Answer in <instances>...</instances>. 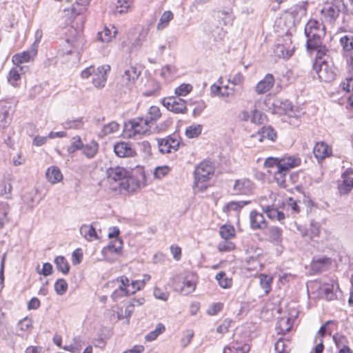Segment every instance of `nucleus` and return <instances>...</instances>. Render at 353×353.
Listing matches in <instances>:
<instances>
[{
	"label": "nucleus",
	"instance_id": "69168bd1",
	"mask_svg": "<svg viewBox=\"0 0 353 353\" xmlns=\"http://www.w3.org/2000/svg\"><path fill=\"white\" fill-rule=\"evenodd\" d=\"M64 125L65 128L79 129L82 127L83 122L81 119H78L65 122Z\"/></svg>",
	"mask_w": 353,
	"mask_h": 353
},
{
	"label": "nucleus",
	"instance_id": "603ef678",
	"mask_svg": "<svg viewBox=\"0 0 353 353\" xmlns=\"http://www.w3.org/2000/svg\"><path fill=\"white\" fill-rule=\"evenodd\" d=\"M192 89V86L190 84L183 83L178 86L174 91L176 97H185L189 94Z\"/></svg>",
	"mask_w": 353,
	"mask_h": 353
},
{
	"label": "nucleus",
	"instance_id": "aec40b11",
	"mask_svg": "<svg viewBox=\"0 0 353 353\" xmlns=\"http://www.w3.org/2000/svg\"><path fill=\"white\" fill-rule=\"evenodd\" d=\"M114 151L119 157H126L132 155L134 151L128 143L120 142L114 145Z\"/></svg>",
	"mask_w": 353,
	"mask_h": 353
},
{
	"label": "nucleus",
	"instance_id": "79ce46f5",
	"mask_svg": "<svg viewBox=\"0 0 353 353\" xmlns=\"http://www.w3.org/2000/svg\"><path fill=\"white\" fill-rule=\"evenodd\" d=\"M123 245V241L119 238H116L107 246V249L112 253L118 254L121 252Z\"/></svg>",
	"mask_w": 353,
	"mask_h": 353
},
{
	"label": "nucleus",
	"instance_id": "13d9d810",
	"mask_svg": "<svg viewBox=\"0 0 353 353\" xmlns=\"http://www.w3.org/2000/svg\"><path fill=\"white\" fill-rule=\"evenodd\" d=\"M332 339L337 348L347 346V339L344 335L336 333L333 335Z\"/></svg>",
	"mask_w": 353,
	"mask_h": 353
},
{
	"label": "nucleus",
	"instance_id": "052dcab7",
	"mask_svg": "<svg viewBox=\"0 0 353 353\" xmlns=\"http://www.w3.org/2000/svg\"><path fill=\"white\" fill-rule=\"evenodd\" d=\"M334 321H327L323 325H322L319 332H318V334L320 335V337L321 339H322L325 334H328L330 335H331L332 334V330L331 328L330 327V325L331 324H334Z\"/></svg>",
	"mask_w": 353,
	"mask_h": 353
},
{
	"label": "nucleus",
	"instance_id": "de8ad7c7",
	"mask_svg": "<svg viewBox=\"0 0 353 353\" xmlns=\"http://www.w3.org/2000/svg\"><path fill=\"white\" fill-rule=\"evenodd\" d=\"M338 188L341 194H348L353 188V179H343V182L339 184Z\"/></svg>",
	"mask_w": 353,
	"mask_h": 353
},
{
	"label": "nucleus",
	"instance_id": "412c9836",
	"mask_svg": "<svg viewBox=\"0 0 353 353\" xmlns=\"http://www.w3.org/2000/svg\"><path fill=\"white\" fill-rule=\"evenodd\" d=\"M82 153L88 159H92L95 157L99 150V143L92 140L88 143L84 145L81 148Z\"/></svg>",
	"mask_w": 353,
	"mask_h": 353
},
{
	"label": "nucleus",
	"instance_id": "774afa93",
	"mask_svg": "<svg viewBox=\"0 0 353 353\" xmlns=\"http://www.w3.org/2000/svg\"><path fill=\"white\" fill-rule=\"evenodd\" d=\"M154 296L156 299L162 300V301H166L168 297V294L163 292L162 290H161L159 288H155L154 289Z\"/></svg>",
	"mask_w": 353,
	"mask_h": 353
},
{
	"label": "nucleus",
	"instance_id": "338daca9",
	"mask_svg": "<svg viewBox=\"0 0 353 353\" xmlns=\"http://www.w3.org/2000/svg\"><path fill=\"white\" fill-rule=\"evenodd\" d=\"M37 272L39 274H42L45 276L50 275L52 273V265L50 263H45L43 265V268L41 270H38Z\"/></svg>",
	"mask_w": 353,
	"mask_h": 353
},
{
	"label": "nucleus",
	"instance_id": "bb28decb",
	"mask_svg": "<svg viewBox=\"0 0 353 353\" xmlns=\"http://www.w3.org/2000/svg\"><path fill=\"white\" fill-rule=\"evenodd\" d=\"M54 263L57 269L63 274H68L70 265L66 259L63 256H58L54 259Z\"/></svg>",
	"mask_w": 353,
	"mask_h": 353
},
{
	"label": "nucleus",
	"instance_id": "a19ab883",
	"mask_svg": "<svg viewBox=\"0 0 353 353\" xmlns=\"http://www.w3.org/2000/svg\"><path fill=\"white\" fill-rule=\"evenodd\" d=\"M290 341L280 338L274 345V350L276 353H288V347Z\"/></svg>",
	"mask_w": 353,
	"mask_h": 353
},
{
	"label": "nucleus",
	"instance_id": "8fccbe9b",
	"mask_svg": "<svg viewBox=\"0 0 353 353\" xmlns=\"http://www.w3.org/2000/svg\"><path fill=\"white\" fill-rule=\"evenodd\" d=\"M129 295V291L123 286H119L111 294L114 301H118L120 299Z\"/></svg>",
	"mask_w": 353,
	"mask_h": 353
},
{
	"label": "nucleus",
	"instance_id": "e2e57ef3",
	"mask_svg": "<svg viewBox=\"0 0 353 353\" xmlns=\"http://www.w3.org/2000/svg\"><path fill=\"white\" fill-rule=\"evenodd\" d=\"M165 139L169 141L170 147L172 148V151H176L179 146V140L178 139V136L174 134L168 136Z\"/></svg>",
	"mask_w": 353,
	"mask_h": 353
},
{
	"label": "nucleus",
	"instance_id": "7ed1b4c3",
	"mask_svg": "<svg viewBox=\"0 0 353 353\" xmlns=\"http://www.w3.org/2000/svg\"><path fill=\"white\" fill-rule=\"evenodd\" d=\"M151 125L144 117H136L124 123V132L128 138L147 136L152 133Z\"/></svg>",
	"mask_w": 353,
	"mask_h": 353
},
{
	"label": "nucleus",
	"instance_id": "473e14b6",
	"mask_svg": "<svg viewBox=\"0 0 353 353\" xmlns=\"http://www.w3.org/2000/svg\"><path fill=\"white\" fill-rule=\"evenodd\" d=\"M216 279L222 288H230L232 285V279L226 276L225 272H220L216 275Z\"/></svg>",
	"mask_w": 353,
	"mask_h": 353
},
{
	"label": "nucleus",
	"instance_id": "a878e982",
	"mask_svg": "<svg viewBox=\"0 0 353 353\" xmlns=\"http://www.w3.org/2000/svg\"><path fill=\"white\" fill-rule=\"evenodd\" d=\"M10 208L6 203H0V228L10 221L9 213Z\"/></svg>",
	"mask_w": 353,
	"mask_h": 353
},
{
	"label": "nucleus",
	"instance_id": "2f4dec72",
	"mask_svg": "<svg viewBox=\"0 0 353 353\" xmlns=\"http://www.w3.org/2000/svg\"><path fill=\"white\" fill-rule=\"evenodd\" d=\"M32 327V320L28 317L23 319L19 321L17 323L18 330L21 332H18L17 334L21 336H24V333L30 330V329Z\"/></svg>",
	"mask_w": 353,
	"mask_h": 353
},
{
	"label": "nucleus",
	"instance_id": "49530a36",
	"mask_svg": "<svg viewBox=\"0 0 353 353\" xmlns=\"http://www.w3.org/2000/svg\"><path fill=\"white\" fill-rule=\"evenodd\" d=\"M82 147L83 142L81 139V137L79 136H76L72 138V142L68 147L67 151L68 152V153L72 154L79 150H81Z\"/></svg>",
	"mask_w": 353,
	"mask_h": 353
},
{
	"label": "nucleus",
	"instance_id": "f704fd0d",
	"mask_svg": "<svg viewBox=\"0 0 353 353\" xmlns=\"http://www.w3.org/2000/svg\"><path fill=\"white\" fill-rule=\"evenodd\" d=\"M161 116L160 109L157 106H151L148 111V115L145 118L151 125L156 122Z\"/></svg>",
	"mask_w": 353,
	"mask_h": 353
},
{
	"label": "nucleus",
	"instance_id": "9d476101",
	"mask_svg": "<svg viewBox=\"0 0 353 353\" xmlns=\"http://www.w3.org/2000/svg\"><path fill=\"white\" fill-rule=\"evenodd\" d=\"M37 54V44L32 43L30 48L21 53H18L12 57V62L15 65L26 63L33 59Z\"/></svg>",
	"mask_w": 353,
	"mask_h": 353
},
{
	"label": "nucleus",
	"instance_id": "5701e85b",
	"mask_svg": "<svg viewBox=\"0 0 353 353\" xmlns=\"http://www.w3.org/2000/svg\"><path fill=\"white\" fill-rule=\"evenodd\" d=\"M46 174L48 181L53 184L59 182L63 179L62 173L59 168L56 166L49 168Z\"/></svg>",
	"mask_w": 353,
	"mask_h": 353
},
{
	"label": "nucleus",
	"instance_id": "58836bf2",
	"mask_svg": "<svg viewBox=\"0 0 353 353\" xmlns=\"http://www.w3.org/2000/svg\"><path fill=\"white\" fill-rule=\"evenodd\" d=\"M235 231L233 226L223 225L219 229V234L224 239H230L234 236Z\"/></svg>",
	"mask_w": 353,
	"mask_h": 353
},
{
	"label": "nucleus",
	"instance_id": "c9c22d12",
	"mask_svg": "<svg viewBox=\"0 0 353 353\" xmlns=\"http://www.w3.org/2000/svg\"><path fill=\"white\" fill-rule=\"evenodd\" d=\"M173 19V13L171 11H165L161 15L157 26L158 30H163L168 26L169 22Z\"/></svg>",
	"mask_w": 353,
	"mask_h": 353
},
{
	"label": "nucleus",
	"instance_id": "f8f14e48",
	"mask_svg": "<svg viewBox=\"0 0 353 353\" xmlns=\"http://www.w3.org/2000/svg\"><path fill=\"white\" fill-rule=\"evenodd\" d=\"M267 240L275 245H279L283 241V230L277 226H270L264 232Z\"/></svg>",
	"mask_w": 353,
	"mask_h": 353
},
{
	"label": "nucleus",
	"instance_id": "a211bd4d",
	"mask_svg": "<svg viewBox=\"0 0 353 353\" xmlns=\"http://www.w3.org/2000/svg\"><path fill=\"white\" fill-rule=\"evenodd\" d=\"M301 160L299 157L296 156H285L281 158L280 167L283 168L287 172L290 169L299 166L301 164Z\"/></svg>",
	"mask_w": 353,
	"mask_h": 353
},
{
	"label": "nucleus",
	"instance_id": "c756f323",
	"mask_svg": "<svg viewBox=\"0 0 353 353\" xmlns=\"http://www.w3.org/2000/svg\"><path fill=\"white\" fill-rule=\"evenodd\" d=\"M259 134L261 135L262 141L263 139H268L272 141H274L276 139V132L274 128L271 126H263L259 130Z\"/></svg>",
	"mask_w": 353,
	"mask_h": 353
},
{
	"label": "nucleus",
	"instance_id": "ea45409f",
	"mask_svg": "<svg viewBox=\"0 0 353 353\" xmlns=\"http://www.w3.org/2000/svg\"><path fill=\"white\" fill-rule=\"evenodd\" d=\"M177 72V68L173 65H165L161 71V75L165 79L172 78Z\"/></svg>",
	"mask_w": 353,
	"mask_h": 353
},
{
	"label": "nucleus",
	"instance_id": "4468645a",
	"mask_svg": "<svg viewBox=\"0 0 353 353\" xmlns=\"http://www.w3.org/2000/svg\"><path fill=\"white\" fill-rule=\"evenodd\" d=\"M250 227L253 230H263L267 227V222L263 214L252 210L250 213Z\"/></svg>",
	"mask_w": 353,
	"mask_h": 353
},
{
	"label": "nucleus",
	"instance_id": "4c0bfd02",
	"mask_svg": "<svg viewBox=\"0 0 353 353\" xmlns=\"http://www.w3.org/2000/svg\"><path fill=\"white\" fill-rule=\"evenodd\" d=\"M203 127L201 124H194L186 128L185 135L190 139L199 137L202 132Z\"/></svg>",
	"mask_w": 353,
	"mask_h": 353
},
{
	"label": "nucleus",
	"instance_id": "2eb2a0df",
	"mask_svg": "<svg viewBox=\"0 0 353 353\" xmlns=\"http://www.w3.org/2000/svg\"><path fill=\"white\" fill-rule=\"evenodd\" d=\"M306 50L310 53H312L314 51L316 52L314 64H319L321 63V62L327 61L326 57H330L328 54L330 50L325 45L323 44V43H321V44L318 45L317 47L310 48Z\"/></svg>",
	"mask_w": 353,
	"mask_h": 353
},
{
	"label": "nucleus",
	"instance_id": "e433bc0d",
	"mask_svg": "<svg viewBox=\"0 0 353 353\" xmlns=\"http://www.w3.org/2000/svg\"><path fill=\"white\" fill-rule=\"evenodd\" d=\"M266 115L257 109H254L251 112L250 121L254 124H263L266 121Z\"/></svg>",
	"mask_w": 353,
	"mask_h": 353
},
{
	"label": "nucleus",
	"instance_id": "39448f33",
	"mask_svg": "<svg viewBox=\"0 0 353 353\" xmlns=\"http://www.w3.org/2000/svg\"><path fill=\"white\" fill-rule=\"evenodd\" d=\"M347 8L343 0H334L324 6L321 13L327 22L332 23L341 12H345Z\"/></svg>",
	"mask_w": 353,
	"mask_h": 353
},
{
	"label": "nucleus",
	"instance_id": "72a5a7b5",
	"mask_svg": "<svg viewBox=\"0 0 353 353\" xmlns=\"http://www.w3.org/2000/svg\"><path fill=\"white\" fill-rule=\"evenodd\" d=\"M148 34V30L147 28H142L137 37L132 42V48L135 49L141 48L143 42L145 41Z\"/></svg>",
	"mask_w": 353,
	"mask_h": 353
},
{
	"label": "nucleus",
	"instance_id": "c85d7f7f",
	"mask_svg": "<svg viewBox=\"0 0 353 353\" xmlns=\"http://www.w3.org/2000/svg\"><path fill=\"white\" fill-rule=\"evenodd\" d=\"M274 54L283 59H289L293 54V49H287L283 44L278 43L274 49Z\"/></svg>",
	"mask_w": 353,
	"mask_h": 353
},
{
	"label": "nucleus",
	"instance_id": "0eeeda50",
	"mask_svg": "<svg viewBox=\"0 0 353 353\" xmlns=\"http://www.w3.org/2000/svg\"><path fill=\"white\" fill-rule=\"evenodd\" d=\"M214 169L210 162H201L194 171V188H199V183L206 182L212 174Z\"/></svg>",
	"mask_w": 353,
	"mask_h": 353
},
{
	"label": "nucleus",
	"instance_id": "864d4df0",
	"mask_svg": "<svg viewBox=\"0 0 353 353\" xmlns=\"http://www.w3.org/2000/svg\"><path fill=\"white\" fill-rule=\"evenodd\" d=\"M159 150L161 153H170L172 149L170 147L169 141L165 139H157Z\"/></svg>",
	"mask_w": 353,
	"mask_h": 353
},
{
	"label": "nucleus",
	"instance_id": "3c124183",
	"mask_svg": "<svg viewBox=\"0 0 353 353\" xmlns=\"http://www.w3.org/2000/svg\"><path fill=\"white\" fill-rule=\"evenodd\" d=\"M272 283V278L268 275L261 274L260 284L261 288L265 290L266 294L269 293L271 289V283Z\"/></svg>",
	"mask_w": 353,
	"mask_h": 353
},
{
	"label": "nucleus",
	"instance_id": "1a4fd4ad",
	"mask_svg": "<svg viewBox=\"0 0 353 353\" xmlns=\"http://www.w3.org/2000/svg\"><path fill=\"white\" fill-rule=\"evenodd\" d=\"M110 70V67L108 65L99 66L95 69L92 74V83L96 88L104 87L107 81V73Z\"/></svg>",
	"mask_w": 353,
	"mask_h": 353
},
{
	"label": "nucleus",
	"instance_id": "f3484780",
	"mask_svg": "<svg viewBox=\"0 0 353 353\" xmlns=\"http://www.w3.org/2000/svg\"><path fill=\"white\" fill-rule=\"evenodd\" d=\"M196 276L193 274L185 276L180 288L181 293L183 295H188L193 292L196 288Z\"/></svg>",
	"mask_w": 353,
	"mask_h": 353
},
{
	"label": "nucleus",
	"instance_id": "9b49d317",
	"mask_svg": "<svg viewBox=\"0 0 353 353\" xmlns=\"http://www.w3.org/2000/svg\"><path fill=\"white\" fill-rule=\"evenodd\" d=\"M140 71H138L134 66H129L124 69L121 76V84L125 86H130L134 83L140 75Z\"/></svg>",
	"mask_w": 353,
	"mask_h": 353
},
{
	"label": "nucleus",
	"instance_id": "37998d69",
	"mask_svg": "<svg viewBox=\"0 0 353 353\" xmlns=\"http://www.w3.org/2000/svg\"><path fill=\"white\" fill-rule=\"evenodd\" d=\"M119 126V125L117 122L112 121L103 127L100 132V135L103 137L109 134L114 133L118 130Z\"/></svg>",
	"mask_w": 353,
	"mask_h": 353
},
{
	"label": "nucleus",
	"instance_id": "c03bdc74",
	"mask_svg": "<svg viewBox=\"0 0 353 353\" xmlns=\"http://www.w3.org/2000/svg\"><path fill=\"white\" fill-rule=\"evenodd\" d=\"M132 3L133 0H117L116 6L117 11L120 14L127 12Z\"/></svg>",
	"mask_w": 353,
	"mask_h": 353
},
{
	"label": "nucleus",
	"instance_id": "f257e3e1",
	"mask_svg": "<svg viewBox=\"0 0 353 353\" xmlns=\"http://www.w3.org/2000/svg\"><path fill=\"white\" fill-rule=\"evenodd\" d=\"M90 0H76V4L80 8L72 6L64 10L65 16L69 21L70 26L65 28V41L72 46L76 47L77 39L82 31L83 17L81 15Z\"/></svg>",
	"mask_w": 353,
	"mask_h": 353
},
{
	"label": "nucleus",
	"instance_id": "f03ea898",
	"mask_svg": "<svg viewBox=\"0 0 353 353\" xmlns=\"http://www.w3.org/2000/svg\"><path fill=\"white\" fill-rule=\"evenodd\" d=\"M304 34L307 38L306 49L317 47L322 43L325 32L322 24L316 20L311 19L305 26Z\"/></svg>",
	"mask_w": 353,
	"mask_h": 353
},
{
	"label": "nucleus",
	"instance_id": "7c9ffc66",
	"mask_svg": "<svg viewBox=\"0 0 353 353\" xmlns=\"http://www.w3.org/2000/svg\"><path fill=\"white\" fill-rule=\"evenodd\" d=\"M288 173L286 170L283 169V168L279 167L274 172V178L277 184L281 188H286V175Z\"/></svg>",
	"mask_w": 353,
	"mask_h": 353
},
{
	"label": "nucleus",
	"instance_id": "cd10ccee",
	"mask_svg": "<svg viewBox=\"0 0 353 353\" xmlns=\"http://www.w3.org/2000/svg\"><path fill=\"white\" fill-rule=\"evenodd\" d=\"M250 203V201H230L223 208V211L225 212L230 211H240L244 206Z\"/></svg>",
	"mask_w": 353,
	"mask_h": 353
},
{
	"label": "nucleus",
	"instance_id": "dca6fc26",
	"mask_svg": "<svg viewBox=\"0 0 353 353\" xmlns=\"http://www.w3.org/2000/svg\"><path fill=\"white\" fill-rule=\"evenodd\" d=\"M274 84V77L271 74H267L263 79L256 85V92L258 94H264L269 91Z\"/></svg>",
	"mask_w": 353,
	"mask_h": 353
},
{
	"label": "nucleus",
	"instance_id": "5fc2aeb1",
	"mask_svg": "<svg viewBox=\"0 0 353 353\" xmlns=\"http://www.w3.org/2000/svg\"><path fill=\"white\" fill-rule=\"evenodd\" d=\"M340 43L345 51L353 50V37L345 35L340 39Z\"/></svg>",
	"mask_w": 353,
	"mask_h": 353
},
{
	"label": "nucleus",
	"instance_id": "09e8293b",
	"mask_svg": "<svg viewBox=\"0 0 353 353\" xmlns=\"http://www.w3.org/2000/svg\"><path fill=\"white\" fill-rule=\"evenodd\" d=\"M112 30L107 27L97 33V39L103 43H108L112 38Z\"/></svg>",
	"mask_w": 353,
	"mask_h": 353
},
{
	"label": "nucleus",
	"instance_id": "a18cd8bd",
	"mask_svg": "<svg viewBox=\"0 0 353 353\" xmlns=\"http://www.w3.org/2000/svg\"><path fill=\"white\" fill-rule=\"evenodd\" d=\"M68 288V285L63 279H57L54 283V290L59 295L64 294L66 292Z\"/></svg>",
	"mask_w": 353,
	"mask_h": 353
},
{
	"label": "nucleus",
	"instance_id": "ddd939ff",
	"mask_svg": "<svg viewBox=\"0 0 353 353\" xmlns=\"http://www.w3.org/2000/svg\"><path fill=\"white\" fill-rule=\"evenodd\" d=\"M128 172L121 167L110 168L107 170V176L110 181H120L125 180L126 182H129L128 179Z\"/></svg>",
	"mask_w": 353,
	"mask_h": 353
},
{
	"label": "nucleus",
	"instance_id": "6ab92c4d",
	"mask_svg": "<svg viewBox=\"0 0 353 353\" xmlns=\"http://www.w3.org/2000/svg\"><path fill=\"white\" fill-rule=\"evenodd\" d=\"M263 211L270 219L276 220L280 223H283V221L285 217V214L276 208L273 205H266L263 208Z\"/></svg>",
	"mask_w": 353,
	"mask_h": 353
},
{
	"label": "nucleus",
	"instance_id": "bf43d9fd",
	"mask_svg": "<svg viewBox=\"0 0 353 353\" xmlns=\"http://www.w3.org/2000/svg\"><path fill=\"white\" fill-rule=\"evenodd\" d=\"M193 336L194 332L192 330H188L185 331L181 339V346L183 347H187L190 343Z\"/></svg>",
	"mask_w": 353,
	"mask_h": 353
},
{
	"label": "nucleus",
	"instance_id": "4d7b16f0",
	"mask_svg": "<svg viewBox=\"0 0 353 353\" xmlns=\"http://www.w3.org/2000/svg\"><path fill=\"white\" fill-rule=\"evenodd\" d=\"M144 286V281H132L130 284V288H127L129 291V295L134 294L137 291L141 290Z\"/></svg>",
	"mask_w": 353,
	"mask_h": 353
},
{
	"label": "nucleus",
	"instance_id": "0e129e2a",
	"mask_svg": "<svg viewBox=\"0 0 353 353\" xmlns=\"http://www.w3.org/2000/svg\"><path fill=\"white\" fill-rule=\"evenodd\" d=\"M281 105H282V108L285 114H288L290 117H294L293 105L290 101L285 100L281 102Z\"/></svg>",
	"mask_w": 353,
	"mask_h": 353
},
{
	"label": "nucleus",
	"instance_id": "6e6552de",
	"mask_svg": "<svg viewBox=\"0 0 353 353\" xmlns=\"http://www.w3.org/2000/svg\"><path fill=\"white\" fill-rule=\"evenodd\" d=\"M232 194L235 196H249L253 194L254 183L248 179H236L232 186Z\"/></svg>",
	"mask_w": 353,
	"mask_h": 353
},
{
	"label": "nucleus",
	"instance_id": "b1692460",
	"mask_svg": "<svg viewBox=\"0 0 353 353\" xmlns=\"http://www.w3.org/2000/svg\"><path fill=\"white\" fill-rule=\"evenodd\" d=\"M249 350L250 346L248 344L241 345L238 343L232 342L224 347L223 353H246Z\"/></svg>",
	"mask_w": 353,
	"mask_h": 353
},
{
	"label": "nucleus",
	"instance_id": "6e6d98bb",
	"mask_svg": "<svg viewBox=\"0 0 353 353\" xmlns=\"http://www.w3.org/2000/svg\"><path fill=\"white\" fill-rule=\"evenodd\" d=\"M281 165V158L268 157L264 162V166L266 168H275L276 170L279 168Z\"/></svg>",
	"mask_w": 353,
	"mask_h": 353
},
{
	"label": "nucleus",
	"instance_id": "680f3d73",
	"mask_svg": "<svg viewBox=\"0 0 353 353\" xmlns=\"http://www.w3.org/2000/svg\"><path fill=\"white\" fill-rule=\"evenodd\" d=\"M170 119H167L159 123L154 128L153 132L159 133L165 131L172 124Z\"/></svg>",
	"mask_w": 353,
	"mask_h": 353
},
{
	"label": "nucleus",
	"instance_id": "4be33fe9",
	"mask_svg": "<svg viewBox=\"0 0 353 353\" xmlns=\"http://www.w3.org/2000/svg\"><path fill=\"white\" fill-rule=\"evenodd\" d=\"M329 146L324 142L316 143L313 148V153L317 159H323L329 156Z\"/></svg>",
	"mask_w": 353,
	"mask_h": 353
},
{
	"label": "nucleus",
	"instance_id": "20e7f679",
	"mask_svg": "<svg viewBox=\"0 0 353 353\" xmlns=\"http://www.w3.org/2000/svg\"><path fill=\"white\" fill-rule=\"evenodd\" d=\"M327 61L319 64H313V69L317 74L319 79L324 82H332L336 76V68L331 57H327Z\"/></svg>",
	"mask_w": 353,
	"mask_h": 353
},
{
	"label": "nucleus",
	"instance_id": "393cba45",
	"mask_svg": "<svg viewBox=\"0 0 353 353\" xmlns=\"http://www.w3.org/2000/svg\"><path fill=\"white\" fill-rule=\"evenodd\" d=\"M81 234L88 241H91L93 239H97L98 236L95 228L92 225H83L80 228Z\"/></svg>",
	"mask_w": 353,
	"mask_h": 353
},
{
	"label": "nucleus",
	"instance_id": "423d86ee",
	"mask_svg": "<svg viewBox=\"0 0 353 353\" xmlns=\"http://www.w3.org/2000/svg\"><path fill=\"white\" fill-rule=\"evenodd\" d=\"M161 103L168 110L175 114H185L188 111L186 101L178 97H165Z\"/></svg>",
	"mask_w": 353,
	"mask_h": 353
}]
</instances>
